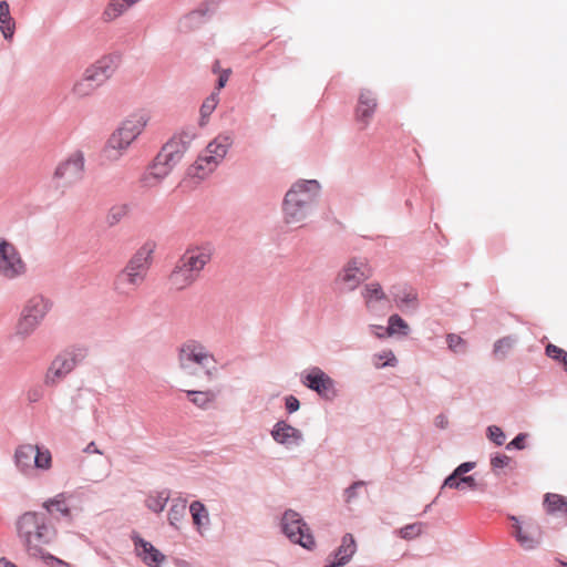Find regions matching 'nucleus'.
Wrapping results in <instances>:
<instances>
[{"instance_id":"nucleus-52","label":"nucleus","mask_w":567,"mask_h":567,"mask_svg":"<svg viewBox=\"0 0 567 567\" xmlns=\"http://www.w3.org/2000/svg\"><path fill=\"white\" fill-rule=\"evenodd\" d=\"M461 482H462L464 491H466V489L475 491L478 488V484L473 476H462Z\"/></svg>"},{"instance_id":"nucleus-4","label":"nucleus","mask_w":567,"mask_h":567,"mask_svg":"<svg viewBox=\"0 0 567 567\" xmlns=\"http://www.w3.org/2000/svg\"><path fill=\"white\" fill-rule=\"evenodd\" d=\"M154 249L155 244H144L116 276L114 288L118 293L131 295L143 284L152 262Z\"/></svg>"},{"instance_id":"nucleus-6","label":"nucleus","mask_w":567,"mask_h":567,"mask_svg":"<svg viewBox=\"0 0 567 567\" xmlns=\"http://www.w3.org/2000/svg\"><path fill=\"white\" fill-rule=\"evenodd\" d=\"M178 361L179 367L187 374H193L195 367L206 369L208 375H212V369L215 370L214 355L204 346L194 341L183 344Z\"/></svg>"},{"instance_id":"nucleus-15","label":"nucleus","mask_w":567,"mask_h":567,"mask_svg":"<svg viewBox=\"0 0 567 567\" xmlns=\"http://www.w3.org/2000/svg\"><path fill=\"white\" fill-rule=\"evenodd\" d=\"M114 69L115 64L113 58L104 56L89 66L83 75L86 76L92 83H95V86L99 87L111 76Z\"/></svg>"},{"instance_id":"nucleus-9","label":"nucleus","mask_w":567,"mask_h":567,"mask_svg":"<svg viewBox=\"0 0 567 567\" xmlns=\"http://www.w3.org/2000/svg\"><path fill=\"white\" fill-rule=\"evenodd\" d=\"M372 269L362 258L350 259L339 271L337 285L340 289L352 291L360 286L361 282L370 278Z\"/></svg>"},{"instance_id":"nucleus-18","label":"nucleus","mask_w":567,"mask_h":567,"mask_svg":"<svg viewBox=\"0 0 567 567\" xmlns=\"http://www.w3.org/2000/svg\"><path fill=\"white\" fill-rule=\"evenodd\" d=\"M198 278L199 276L197 274L178 260L174 270L169 275L168 281L173 289L183 290L192 286Z\"/></svg>"},{"instance_id":"nucleus-49","label":"nucleus","mask_w":567,"mask_h":567,"mask_svg":"<svg viewBox=\"0 0 567 567\" xmlns=\"http://www.w3.org/2000/svg\"><path fill=\"white\" fill-rule=\"evenodd\" d=\"M302 382L308 388L319 392V372L312 371L311 373L305 377Z\"/></svg>"},{"instance_id":"nucleus-56","label":"nucleus","mask_w":567,"mask_h":567,"mask_svg":"<svg viewBox=\"0 0 567 567\" xmlns=\"http://www.w3.org/2000/svg\"><path fill=\"white\" fill-rule=\"evenodd\" d=\"M84 453L86 454H90V453H96V454H102V452L97 449V446L95 445L94 442H91L86 445V447L84 449Z\"/></svg>"},{"instance_id":"nucleus-19","label":"nucleus","mask_w":567,"mask_h":567,"mask_svg":"<svg viewBox=\"0 0 567 567\" xmlns=\"http://www.w3.org/2000/svg\"><path fill=\"white\" fill-rule=\"evenodd\" d=\"M135 551L137 556L148 566L158 567L165 556L150 542L136 536L134 537Z\"/></svg>"},{"instance_id":"nucleus-50","label":"nucleus","mask_w":567,"mask_h":567,"mask_svg":"<svg viewBox=\"0 0 567 567\" xmlns=\"http://www.w3.org/2000/svg\"><path fill=\"white\" fill-rule=\"evenodd\" d=\"M475 467L474 462H465L458 465L454 471V476H465L466 473L472 471Z\"/></svg>"},{"instance_id":"nucleus-23","label":"nucleus","mask_w":567,"mask_h":567,"mask_svg":"<svg viewBox=\"0 0 567 567\" xmlns=\"http://www.w3.org/2000/svg\"><path fill=\"white\" fill-rule=\"evenodd\" d=\"M271 436L277 443L285 445L296 444L301 437L297 429L282 421L275 424Z\"/></svg>"},{"instance_id":"nucleus-47","label":"nucleus","mask_w":567,"mask_h":567,"mask_svg":"<svg viewBox=\"0 0 567 567\" xmlns=\"http://www.w3.org/2000/svg\"><path fill=\"white\" fill-rule=\"evenodd\" d=\"M511 458L504 454H496L491 458V467L494 473L498 470L506 467L509 464Z\"/></svg>"},{"instance_id":"nucleus-45","label":"nucleus","mask_w":567,"mask_h":567,"mask_svg":"<svg viewBox=\"0 0 567 567\" xmlns=\"http://www.w3.org/2000/svg\"><path fill=\"white\" fill-rule=\"evenodd\" d=\"M127 214H128L127 205H125V204L115 205L110 209L107 218L111 221V224H115V223H118Z\"/></svg>"},{"instance_id":"nucleus-48","label":"nucleus","mask_w":567,"mask_h":567,"mask_svg":"<svg viewBox=\"0 0 567 567\" xmlns=\"http://www.w3.org/2000/svg\"><path fill=\"white\" fill-rule=\"evenodd\" d=\"M461 478L462 476H454V473H452L445 478L442 488H455L464 491Z\"/></svg>"},{"instance_id":"nucleus-26","label":"nucleus","mask_w":567,"mask_h":567,"mask_svg":"<svg viewBox=\"0 0 567 567\" xmlns=\"http://www.w3.org/2000/svg\"><path fill=\"white\" fill-rule=\"evenodd\" d=\"M40 323L35 321L34 318H31L21 311L14 327V334L19 339H27L38 329Z\"/></svg>"},{"instance_id":"nucleus-3","label":"nucleus","mask_w":567,"mask_h":567,"mask_svg":"<svg viewBox=\"0 0 567 567\" xmlns=\"http://www.w3.org/2000/svg\"><path fill=\"white\" fill-rule=\"evenodd\" d=\"M150 121L151 112L144 109L127 116L107 140L104 156L107 159H117L122 156L144 132Z\"/></svg>"},{"instance_id":"nucleus-11","label":"nucleus","mask_w":567,"mask_h":567,"mask_svg":"<svg viewBox=\"0 0 567 567\" xmlns=\"http://www.w3.org/2000/svg\"><path fill=\"white\" fill-rule=\"evenodd\" d=\"M83 173L84 156L81 152H74L56 166L53 176L64 184H72L81 179Z\"/></svg>"},{"instance_id":"nucleus-14","label":"nucleus","mask_w":567,"mask_h":567,"mask_svg":"<svg viewBox=\"0 0 567 567\" xmlns=\"http://www.w3.org/2000/svg\"><path fill=\"white\" fill-rule=\"evenodd\" d=\"M377 106L374 94L369 90H362L354 111V121L360 131H364L369 126Z\"/></svg>"},{"instance_id":"nucleus-33","label":"nucleus","mask_w":567,"mask_h":567,"mask_svg":"<svg viewBox=\"0 0 567 567\" xmlns=\"http://www.w3.org/2000/svg\"><path fill=\"white\" fill-rule=\"evenodd\" d=\"M544 505L549 514L564 512L565 505H567V497L558 494H547Z\"/></svg>"},{"instance_id":"nucleus-60","label":"nucleus","mask_w":567,"mask_h":567,"mask_svg":"<svg viewBox=\"0 0 567 567\" xmlns=\"http://www.w3.org/2000/svg\"><path fill=\"white\" fill-rule=\"evenodd\" d=\"M563 567H567V564H566V563H565V564H563Z\"/></svg>"},{"instance_id":"nucleus-51","label":"nucleus","mask_w":567,"mask_h":567,"mask_svg":"<svg viewBox=\"0 0 567 567\" xmlns=\"http://www.w3.org/2000/svg\"><path fill=\"white\" fill-rule=\"evenodd\" d=\"M525 440H526V434H518L513 441H511L506 449L511 450V449H518V450H522L525 447Z\"/></svg>"},{"instance_id":"nucleus-35","label":"nucleus","mask_w":567,"mask_h":567,"mask_svg":"<svg viewBox=\"0 0 567 567\" xmlns=\"http://www.w3.org/2000/svg\"><path fill=\"white\" fill-rule=\"evenodd\" d=\"M186 515V502L178 501L174 503L168 512V520L172 526L177 527V524L185 517Z\"/></svg>"},{"instance_id":"nucleus-10","label":"nucleus","mask_w":567,"mask_h":567,"mask_svg":"<svg viewBox=\"0 0 567 567\" xmlns=\"http://www.w3.org/2000/svg\"><path fill=\"white\" fill-rule=\"evenodd\" d=\"M281 528L292 543L299 544L308 549L316 545L315 538L309 532V527L295 511L289 509L284 514Z\"/></svg>"},{"instance_id":"nucleus-24","label":"nucleus","mask_w":567,"mask_h":567,"mask_svg":"<svg viewBox=\"0 0 567 567\" xmlns=\"http://www.w3.org/2000/svg\"><path fill=\"white\" fill-rule=\"evenodd\" d=\"M231 144L233 137L229 134H219L206 146L204 152L212 155L213 158L220 163L228 153Z\"/></svg>"},{"instance_id":"nucleus-53","label":"nucleus","mask_w":567,"mask_h":567,"mask_svg":"<svg viewBox=\"0 0 567 567\" xmlns=\"http://www.w3.org/2000/svg\"><path fill=\"white\" fill-rule=\"evenodd\" d=\"M299 400L293 395H288L286 398V410L289 413L296 412L299 409Z\"/></svg>"},{"instance_id":"nucleus-13","label":"nucleus","mask_w":567,"mask_h":567,"mask_svg":"<svg viewBox=\"0 0 567 567\" xmlns=\"http://www.w3.org/2000/svg\"><path fill=\"white\" fill-rule=\"evenodd\" d=\"M509 519L513 522V535L518 544L527 550L536 548L542 538L540 527L533 523L523 526L516 516H509Z\"/></svg>"},{"instance_id":"nucleus-59","label":"nucleus","mask_w":567,"mask_h":567,"mask_svg":"<svg viewBox=\"0 0 567 567\" xmlns=\"http://www.w3.org/2000/svg\"><path fill=\"white\" fill-rule=\"evenodd\" d=\"M219 66H220V65H219V62H218V61H216V62L214 63L213 71H214L215 73L219 72Z\"/></svg>"},{"instance_id":"nucleus-42","label":"nucleus","mask_w":567,"mask_h":567,"mask_svg":"<svg viewBox=\"0 0 567 567\" xmlns=\"http://www.w3.org/2000/svg\"><path fill=\"white\" fill-rule=\"evenodd\" d=\"M337 395V390L334 388L333 381L321 372V398L332 399Z\"/></svg>"},{"instance_id":"nucleus-2","label":"nucleus","mask_w":567,"mask_h":567,"mask_svg":"<svg viewBox=\"0 0 567 567\" xmlns=\"http://www.w3.org/2000/svg\"><path fill=\"white\" fill-rule=\"evenodd\" d=\"M18 535L23 542L28 553L32 556L42 554V547L50 544L55 537V529L43 514L28 512L17 522Z\"/></svg>"},{"instance_id":"nucleus-22","label":"nucleus","mask_w":567,"mask_h":567,"mask_svg":"<svg viewBox=\"0 0 567 567\" xmlns=\"http://www.w3.org/2000/svg\"><path fill=\"white\" fill-rule=\"evenodd\" d=\"M219 164L220 163L213 158L212 155L203 152V154H200L196 162L190 166L189 175L198 179H204L212 174Z\"/></svg>"},{"instance_id":"nucleus-29","label":"nucleus","mask_w":567,"mask_h":567,"mask_svg":"<svg viewBox=\"0 0 567 567\" xmlns=\"http://www.w3.org/2000/svg\"><path fill=\"white\" fill-rule=\"evenodd\" d=\"M43 507L50 514L60 513L64 517H70L71 515L70 508L66 504V496L64 493H60L54 497L45 501L43 503Z\"/></svg>"},{"instance_id":"nucleus-54","label":"nucleus","mask_w":567,"mask_h":567,"mask_svg":"<svg viewBox=\"0 0 567 567\" xmlns=\"http://www.w3.org/2000/svg\"><path fill=\"white\" fill-rule=\"evenodd\" d=\"M230 73H231L230 69L220 71L219 78H218V83H217V90H220L226 85V83L230 76Z\"/></svg>"},{"instance_id":"nucleus-41","label":"nucleus","mask_w":567,"mask_h":567,"mask_svg":"<svg viewBox=\"0 0 567 567\" xmlns=\"http://www.w3.org/2000/svg\"><path fill=\"white\" fill-rule=\"evenodd\" d=\"M513 346H514V340L512 338H509V337L502 338L494 344V354L497 358L503 359L511 351Z\"/></svg>"},{"instance_id":"nucleus-16","label":"nucleus","mask_w":567,"mask_h":567,"mask_svg":"<svg viewBox=\"0 0 567 567\" xmlns=\"http://www.w3.org/2000/svg\"><path fill=\"white\" fill-rule=\"evenodd\" d=\"M357 551V543L352 534H346L342 537L341 545L329 559L326 567H343L347 565Z\"/></svg>"},{"instance_id":"nucleus-7","label":"nucleus","mask_w":567,"mask_h":567,"mask_svg":"<svg viewBox=\"0 0 567 567\" xmlns=\"http://www.w3.org/2000/svg\"><path fill=\"white\" fill-rule=\"evenodd\" d=\"M28 271L27 262L14 244L0 238V278L16 280Z\"/></svg>"},{"instance_id":"nucleus-58","label":"nucleus","mask_w":567,"mask_h":567,"mask_svg":"<svg viewBox=\"0 0 567 567\" xmlns=\"http://www.w3.org/2000/svg\"><path fill=\"white\" fill-rule=\"evenodd\" d=\"M0 567H18L12 561L8 560L7 558L2 557L0 558Z\"/></svg>"},{"instance_id":"nucleus-55","label":"nucleus","mask_w":567,"mask_h":567,"mask_svg":"<svg viewBox=\"0 0 567 567\" xmlns=\"http://www.w3.org/2000/svg\"><path fill=\"white\" fill-rule=\"evenodd\" d=\"M364 485L363 482H355L354 484H352L347 491H346V501L347 502H350L354 495H355V491L360 487H362Z\"/></svg>"},{"instance_id":"nucleus-31","label":"nucleus","mask_w":567,"mask_h":567,"mask_svg":"<svg viewBox=\"0 0 567 567\" xmlns=\"http://www.w3.org/2000/svg\"><path fill=\"white\" fill-rule=\"evenodd\" d=\"M362 296L368 307H371L375 301H381L386 298L382 287L378 282L365 285L362 291Z\"/></svg>"},{"instance_id":"nucleus-43","label":"nucleus","mask_w":567,"mask_h":567,"mask_svg":"<svg viewBox=\"0 0 567 567\" xmlns=\"http://www.w3.org/2000/svg\"><path fill=\"white\" fill-rule=\"evenodd\" d=\"M449 348L456 353L466 351V341L458 334L450 333L446 337Z\"/></svg>"},{"instance_id":"nucleus-30","label":"nucleus","mask_w":567,"mask_h":567,"mask_svg":"<svg viewBox=\"0 0 567 567\" xmlns=\"http://www.w3.org/2000/svg\"><path fill=\"white\" fill-rule=\"evenodd\" d=\"M189 512L192 514L193 523L197 527L198 530L202 527L206 526L209 522L208 512L206 507L198 501H195L189 506Z\"/></svg>"},{"instance_id":"nucleus-25","label":"nucleus","mask_w":567,"mask_h":567,"mask_svg":"<svg viewBox=\"0 0 567 567\" xmlns=\"http://www.w3.org/2000/svg\"><path fill=\"white\" fill-rule=\"evenodd\" d=\"M188 400L196 405L199 409H208L210 408L216 399H217V392L214 390H206V391H194L188 390L186 391Z\"/></svg>"},{"instance_id":"nucleus-12","label":"nucleus","mask_w":567,"mask_h":567,"mask_svg":"<svg viewBox=\"0 0 567 567\" xmlns=\"http://www.w3.org/2000/svg\"><path fill=\"white\" fill-rule=\"evenodd\" d=\"M214 247L212 244H203L188 247L179 260L198 276L205 266L212 260Z\"/></svg>"},{"instance_id":"nucleus-36","label":"nucleus","mask_w":567,"mask_h":567,"mask_svg":"<svg viewBox=\"0 0 567 567\" xmlns=\"http://www.w3.org/2000/svg\"><path fill=\"white\" fill-rule=\"evenodd\" d=\"M409 326L408 323L398 315H392L389 318V327L386 329V332L389 336L401 333V334H408Z\"/></svg>"},{"instance_id":"nucleus-21","label":"nucleus","mask_w":567,"mask_h":567,"mask_svg":"<svg viewBox=\"0 0 567 567\" xmlns=\"http://www.w3.org/2000/svg\"><path fill=\"white\" fill-rule=\"evenodd\" d=\"M171 172L172 169L164 165V163L159 161V157L156 156L154 163L142 176L141 182L144 187H154L158 185L166 176H168Z\"/></svg>"},{"instance_id":"nucleus-57","label":"nucleus","mask_w":567,"mask_h":567,"mask_svg":"<svg viewBox=\"0 0 567 567\" xmlns=\"http://www.w3.org/2000/svg\"><path fill=\"white\" fill-rule=\"evenodd\" d=\"M47 559H49V560H51L52 563H54L58 567H71V565H70V564H68V563H65V561H63V560H61V559H59V558H55V557H53V556H51V555H49V556L47 557Z\"/></svg>"},{"instance_id":"nucleus-1","label":"nucleus","mask_w":567,"mask_h":567,"mask_svg":"<svg viewBox=\"0 0 567 567\" xmlns=\"http://www.w3.org/2000/svg\"><path fill=\"white\" fill-rule=\"evenodd\" d=\"M319 193L316 179L296 182L286 193L284 199V218L289 225L301 224L312 213Z\"/></svg>"},{"instance_id":"nucleus-44","label":"nucleus","mask_w":567,"mask_h":567,"mask_svg":"<svg viewBox=\"0 0 567 567\" xmlns=\"http://www.w3.org/2000/svg\"><path fill=\"white\" fill-rule=\"evenodd\" d=\"M422 529L423 525L421 523H413L401 528L399 533L404 539H413L422 533Z\"/></svg>"},{"instance_id":"nucleus-20","label":"nucleus","mask_w":567,"mask_h":567,"mask_svg":"<svg viewBox=\"0 0 567 567\" xmlns=\"http://www.w3.org/2000/svg\"><path fill=\"white\" fill-rule=\"evenodd\" d=\"M185 151L186 145L181 140L173 138L163 146L157 156L164 165L173 169L182 159Z\"/></svg>"},{"instance_id":"nucleus-5","label":"nucleus","mask_w":567,"mask_h":567,"mask_svg":"<svg viewBox=\"0 0 567 567\" xmlns=\"http://www.w3.org/2000/svg\"><path fill=\"white\" fill-rule=\"evenodd\" d=\"M14 463L24 475H31L35 470L49 471L52 467V454L48 449L33 444L19 445L14 452Z\"/></svg>"},{"instance_id":"nucleus-27","label":"nucleus","mask_w":567,"mask_h":567,"mask_svg":"<svg viewBox=\"0 0 567 567\" xmlns=\"http://www.w3.org/2000/svg\"><path fill=\"white\" fill-rule=\"evenodd\" d=\"M0 30L6 39H11L16 30V23L7 1H0Z\"/></svg>"},{"instance_id":"nucleus-38","label":"nucleus","mask_w":567,"mask_h":567,"mask_svg":"<svg viewBox=\"0 0 567 567\" xmlns=\"http://www.w3.org/2000/svg\"><path fill=\"white\" fill-rule=\"evenodd\" d=\"M546 354L550 359L559 362L563 365L564 370L567 372V351L555 344L549 343L546 347Z\"/></svg>"},{"instance_id":"nucleus-34","label":"nucleus","mask_w":567,"mask_h":567,"mask_svg":"<svg viewBox=\"0 0 567 567\" xmlns=\"http://www.w3.org/2000/svg\"><path fill=\"white\" fill-rule=\"evenodd\" d=\"M97 87L86 76H82L73 86V94L78 97L90 96Z\"/></svg>"},{"instance_id":"nucleus-32","label":"nucleus","mask_w":567,"mask_h":567,"mask_svg":"<svg viewBox=\"0 0 567 567\" xmlns=\"http://www.w3.org/2000/svg\"><path fill=\"white\" fill-rule=\"evenodd\" d=\"M168 499L169 493L167 491L157 492L148 495L146 506L155 513H161L165 508Z\"/></svg>"},{"instance_id":"nucleus-28","label":"nucleus","mask_w":567,"mask_h":567,"mask_svg":"<svg viewBox=\"0 0 567 567\" xmlns=\"http://www.w3.org/2000/svg\"><path fill=\"white\" fill-rule=\"evenodd\" d=\"M132 7L131 0H111L103 12L104 21H113Z\"/></svg>"},{"instance_id":"nucleus-46","label":"nucleus","mask_w":567,"mask_h":567,"mask_svg":"<svg viewBox=\"0 0 567 567\" xmlns=\"http://www.w3.org/2000/svg\"><path fill=\"white\" fill-rule=\"evenodd\" d=\"M488 439L496 445H503L505 442V434L501 427L492 425L487 429Z\"/></svg>"},{"instance_id":"nucleus-39","label":"nucleus","mask_w":567,"mask_h":567,"mask_svg":"<svg viewBox=\"0 0 567 567\" xmlns=\"http://www.w3.org/2000/svg\"><path fill=\"white\" fill-rule=\"evenodd\" d=\"M219 103L218 93H212L206 100L203 102L200 106V115L202 118H207L215 111L216 106Z\"/></svg>"},{"instance_id":"nucleus-37","label":"nucleus","mask_w":567,"mask_h":567,"mask_svg":"<svg viewBox=\"0 0 567 567\" xmlns=\"http://www.w3.org/2000/svg\"><path fill=\"white\" fill-rule=\"evenodd\" d=\"M398 360L391 350H384L373 355V364L375 368L394 367Z\"/></svg>"},{"instance_id":"nucleus-8","label":"nucleus","mask_w":567,"mask_h":567,"mask_svg":"<svg viewBox=\"0 0 567 567\" xmlns=\"http://www.w3.org/2000/svg\"><path fill=\"white\" fill-rule=\"evenodd\" d=\"M85 355L86 350L83 348H73L58 354L45 373V384L50 386L58 385Z\"/></svg>"},{"instance_id":"nucleus-17","label":"nucleus","mask_w":567,"mask_h":567,"mask_svg":"<svg viewBox=\"0 0 567 567\" xmlns=\"http://www.w3.org/2000/svg\"><path fill=\"white\" fill-rule=\"evenodd\" d=\"M51 308L52 302L50 299L42 295H35L27 300L21 311L29 317L34 318V320L41 324Z\"/></svg>"},{"instance_id":"nucleus-40","label":"nucleus","mask_w":567,"mask_h":567,"mask_svg":"<svg viewBox=\"0 0 567 567\" xmlns=\"http://www.w3.org/2000/svg\"><path fill=\"white\" fill-rule=\"evenodd\" d=\"M394 300L396 305L401 308H414L416 306V293L413 290H404L402 291V293L396 295Z\"/></svg>"}]
</instances>
